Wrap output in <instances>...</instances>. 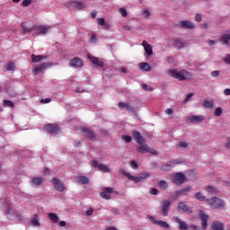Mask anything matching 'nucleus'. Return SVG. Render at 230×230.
<instances>
[{"instance_id":"obj_1","label":"nucleus","mask_w":230,"mask_h":230,"mask_svg":"<svg viewBox=\"0 0 230 230\" xmlns=\"http://www.w3.org/2000/svg\"><path fill=\"white\" fill-rule=\"evenodd\" d=\"M132 136L136 143L138 145L137 147V152H140L141 154H152L153 155H157L158 153L155 149L145 144L146 143V140L141 136L139 131H133Z\"/></svg>"},{"instance_id":"obj_2","label":"nucleus","mask_w":230,"mask_h":230,"mask_svg":"<svg viewBox=\"0 0 230 230\" xmlns=\"http://www.w3.org/2000/svg\"><path fill=\"white\" fill-rule=\"evenodd\" d=\"M167 75H169V76H172V78L179 80L180 82H182L184 80H190V78H191V73L184 69H170L167 71Z\"/></svg>"},{"instance_id":"obj_3","label":"nucleus","mask_w":230,"mask_h":230,"mask_svg":"<svg viewBox=\"0 0 230 230\" xmlns=\"http://www.w3.org/2000/svg\"><path fill=\"white\" fill-rule=\"evenodd\" d=\"M121 173L125 177L128 178L129 181H132L135 183L143 182V181H145L146 178L150 177V173H148V172H141L138 175L134 176V175L130 174L129 172H127V171L121 170Z\"/></svg>"},{"instance_id":"obj_4","label":"nucleus","mask_w":230,"mask_h":230,"mask_svg":"<svg viewBox=\"0 0 230 230\" xmlns=\"http://www.w3.org/2000/svg\"><path fill=\"white\" fill-rule=\"evenodd\" d=\"M206 203L212 209H222L226 206L224 199L217 197H212L210 199H207Z\"/></svg>"},{"instance_id":"obj_5","label":"nucleus","mask_w":230,"mask_h":230,"mask_svg":"<svg viewBox=\"0 0 230 230\" xmlns=\"http://www.w3.org/2000/svg\"><path fill=\"white\" fill-rule=\"evenodd\" d=\"M172 222L175 224H178V229L180 230H189V229H194V230H199V228L195 226H188V223L182 221L179 217H172Z\"/></svg>"},{"instance_id":"obj_6","label":"nucleus","mask_w":230,"mask_h":230,"mask_svg":"<svg viewBox=\"0 0 230 230\" xmlns=\"http://www.w3.org/2000/svg\"><path fill=\"white\" fill-rule=\"evenodd\" d=\"M92 166L93 168H97V170H99V172H103L105 173H109L111 172V169L109 168V166H107L106 164L98 163V161L93 160L92 162Z\"/></svg>"},{"instance_id":"obj_7","label":"nucleus","mask_w":230,"mask_h":230,"mask_svg":"<svg viewBox=\"0 0 230 230\" xmlns=\"http://www.w3.org/2000/svg\"><path fill=\"white\" fill-rule=\"evenodd\" d=\"M184 181H186V175L182 172H177L172 178V181L174 184H182L184 183Z\"/></svg>"},{"instance_id":"obj_8","label":"nucleus","mask_w":230,"mask_h":230,"mask_svg":"<svg viewBox=\"0 0 230 230\" xmlns=\"http://www.w3.org/2000/svg\"><path fill=\"white\" fill-rule=\"evenodd\" d=\"M51 63H41L32 69V73L39 75V73H42L44 69H48V67H51Z\"/></svg>"},{"instance_id":"obj_9","label":"nucleus","mask_w":230,"mask_h":230,"mask_svg":"<svg viewBox=\"0 0 230 230\" xmlns=\"http://www.w3.org/2000/svg\"><path fill=\"white\" fill-rule=\"evenodd\" d=\"M44 130H46V132H49L50 134H58V132H60V128H58V126L56 124H48L45 125Z\"/></svg>"},{"instance_id":"obj_10","label":"nucleus","mask_w":230,"mask_h":230,"mask_svg":"<svg viewBox=\"0 0 230 230\" xmlns=\"http://www.w3.org/2000/svg\"><path fill=\"white\" fill-rule=\"evenodd\" d=\"M52 182H53L54 188H55V190H57V191L62 192V191H64V190H66V186L64 185L62 181L58 180V178H54Z\"/></svg>"},{"instance_id":"obj_11","label":"nucleus","mask_w":230,"mask_h":230,"mask_svg":"<svg viewBox=\"0 0 230 230\" xmlns=\"http://www.w3.org/2000/svg\"><path fill=\"white\" fill-rule=\"evenodd\" d=\"M114 190L111 187L104 188L101 192L102 199H105V200H111V193H112Z\"/></svg>"},{"instance_id":"obj_12","label":"nucleus","mask_w":230,"mask_h":230,"mask_svg":"<svg viewBox=\"0 0 230 230\" xmlns=\"http://www.w3.org/2000/svg\"><path fill=\"white\" fill-rule=\"evenodd\" d=\"M199 218L201 220V227H203V229H206V227H208V218H209V216H208V214H206V212H204L203 210H200Z\"/></svg>"},{"instance_id":"obj_13","label":"nucleus","mask_w":230,"mask_h":230,"mask_svg":"<svg viewBox=\"0 0 230 230\" xmlns=\"http://www.w3.org/2000/svg\"><path fill=\"white\" fill-rule=\"evenodd\" d=\"M142 46H143L144 50L146 53L147 57H152V55H154V49H153L152 45H150V44H148V42H146V40H144L142 42Z\"/></svg>"},{"instance_id":"obj_14","label":"nucleus","mask_w":230,"mask_h":230,"mask_svg":"<svg viewBox=\"0 0 230 230\" xmlns=\"http://www.w3.org/2000/svg\"><path fill=\"white\" fill-rule=\"evenodd\" d=\"M149 219L151 220V222H153V224L160 226V227H163L164 229H168V227H170V225H168V223H166L165 221L157 220L152 216L149 217Z\"/></svg>"},{"instance_id":"obj_15","label":"nucleus","mask_w":230,"mask_h":230,"mask_svg":"<svg viewBox=\"0 0 230 230\" xmlns=\"http://www.w3.org/2000/svg\"><path fill=\"white\" fill-rule=\"evenodd\" d=\"M70 66L75 68L84 67V61L79 58H74L70 60Z\"/></svg>"},{"instance_id":"obj_16","label":"nucleus","mask_w":230,"mask_h":230,"mask_svg":"<svg viewBox=\"0 0 230 230\" xmlns=\"http://www.w3.org/2000/svg\"><path fill=\"white\" fill-rule=\"evenodd\" d=\"M51 30V26L40 25L37 27L36 31L38 35H46Z\"/></svg>"},{"instance_id":"obj_17","label":"nucleus","mask_w":230,"mask_h":230,"mask_svg":"<svg viewBox=\"0 0 230 230\" xmlns=\"http://www.w3.org/2000/svg\"><path fill=\"white\" fill-rule=\"evenodd\" d=\"M219 40L223 46H229V40H230V32L223 33Z\"/></svg>"},{"instance_id":"obj_18","label":"nucleus","mask_w":230,"mask_h":230,"mask_svg":"<svg viewBox=\"0 0 230 230\" xmlns=\"http://www.w3.org/2000/svg\"><path fill=\"white\" fill-rule=\"evenodd\" d=\"M203 109H214L215 108V101L213 99H205L202 102Z\"/></svg>"},{"instance_id":"obj_19","label":"nucleus","mask_w":230,"mask_h":230,"mask_svg":"<svg viewBox=\"0 0 230 230\" xmlns=\"http://www.w3.org/2000/svg\"><path fill=\"white\" fill-rule=\"evenodd\" d=\"M180 26L181 28H185L186 30H195V23L188 20L181 22Z\"/></svg>"},{"instance_id":"obj_20","label":"nucleus","mask_w":230,"mask_h":230,"mask_svg":"<svg viewBox=\"0 0 230 230\" xmlns=\"http://www.w3.org/2000/svg\"><path fill=\"white\" fill-rule=\"evenodd\" d=\"M88 58L89 60H91L92 63L94 64V66H98L99 67H103V66H105V64L103 63V61H102V59H100V58L88 55Z\"/></svg>"},{"instance_id":"obj_21","label":"nucleus","mask_w":230,"mask_h":230,"mask_svg":"<svg viewBox=\"0 0 230 230\" xmlns=\"http://www.w3.org/2000/svg\"><path fill=\"white\" fill-rule=\"evenodd\" d=\"M177 211H179L180 213H191L190 207H188V205L184 204V202H180L178 204Z\"/></svg>"},{"instance_id":"obj_22","label":"nucleus","mask_w":230,"mask_h":230,"mask_svg":"<svg viewBox=\"0 0 230 230\" xmlns=\"http://www.w3.org/2000/svg\"><path fill=\"white\" fill-rule=\"evenodd\" d=\"M182 161L181 159H174L172 162L167 163L164 167L163 170H170V168H173L175 164H181Z\"/></svg>"},{"instance_id":"obj_23","label":"nucleus","mask_w":230,"mask_h":230,"mask_svg":"<svg viewBox=\"0 0 230 230\" xmlns=\"http://www.w3.org/2000/svg\"><path fill=\"white\" fill-rule=\"evenodd\" d=\"M172 206V202L170 200H164L163 202L162 214L164 217H168V209Z\"/></svg>"},{"instance_id":"obj_24","label":"nucleus","mask_w":230,"mask_h":230,"mask_svg":"<svg viewBox=\"0 0 230 230\" xmlns=\"http://www.w3.org/2000/svg\"><path fill=\"white\" fill-rule=\"evenodd\" d=\"M69 4L74 8V10H84V8H85V4L78 1H71Z\"/></svg>"},{"instance_id":"obj_25","label":"nucleus","mask_w":230,"mask_h":230,"mask_svg":"<svg viewBox=\"0 0 230 230\" xmlns=\"http://www.w3.org/2000/svg\"><path fill=\"white\" fill-rule=\"evenodd\" d=\"M42 182H44V178L35 177V178L31 179V185H32L34 188H37V187L40 186V184H42Z\"/></svg>"},{"instance_id":"obj_26","label":"nucleus","mask_w":230,"mask_h":230,"mask_svg":"<svg viewBox=\"0 0 230 230\" xmlns=\"http://www.w3.org/2000/svg\"><path fill=\"white\" fill-rule=\"evenodd\" d=\"M189 119L192 123H202V121H204V116H202V115H194V116L189 117Z\"/></svg>"},{"instance_id":"obj_27","label":"nucleus","mask_w":230,"mask_h":230,"mask_svg":"<svg viewBox=\"0 0 230 230\" xmlns=\"http://www.w3.org/2000/svg\"><path fill=\"white\" fill-rule=\"evenodd\" d=\"M118 107L119 109H126V111H128L129 112H134V107L127 102H119Z\"/></svg>"},{"instance_id":"obj_28","label":"nucleus","mask_w":230,"mask_h":230,"mask_svg":"<svg viewBox=\"0 0 230 230\" xmlns=\"http://www.w3.org/2000/svg\"><path fill=\"white\" fill-rule=\"evenodd\" d=\"M22 28L24 33H30L33 31V25H30V22H22Z\"/></svg>"},{"instance_id":"obj_29","label":"nucleus","mask_w":230,"mask_h":230,"mask_svg":"<svg viewBox=\"0 0 230 230\" xmlns=\"http://www.w3.org/2000/svg\"><path fill=\"white\" fill-rule=\"evenodd\" d=\"M97 22L100 26H102L104 30H111V25L105 22L103 18H97Z\"/></svg>"},{"instance_id":"obj_30","label":"nucleus","mask_w":230,"mask_h":230,"mask_svg":"<svg viewBox=\"0 0 230 230\" xmlns=\"http://www.w3.org/2000/svg\"><path fill=\"white\" fill-rule=\"evenodd\" d=\"M172 46L176 49H181L184 48L186 46V44L184 42H182V40H174Z\"/></svg>"},{"instance_id":"obj_31","label":"nucleus","mask_w":230,"mask_h":230,"mask_svg":"<svg viewBox=\"0 0 230 230\" xmlns=\"http://www.w3.org/2000/svg\"><path fill=\"white\" fill-rule=\"evenodd\" d=\"M194 198L196 199V200H199V202H206V200H208V199H206V196H204L202 192L195 193Z\"/></svg>"},{"instance_id":"obj_32","label":"nucleus","mask_w":230,"mask_h":230,"mask_svg":"<svg viewBox=\"0 0 230 230\" xmlns=\"http://www.w3.org/2000/svg\"><path fill=\"white\" fill-rule=\"evenodd\" d=\"M82 132H84V134L89 137V139H94V134L93 133V131H91L88 128H82Z\"/></svg>"},{"instance_id":"obj_33","label":"nucleus","mask_w":230,"mask_h":230,"mask_svg":"<svg viewBox=\"0 0 230 230\" xmlns=\"http://www.w3.org/2000/svg\"><path fill=\"white\" fill-rule=\"evenodd\" d=\"M31 224L34 227H40V222L39 221V216H37V214L34 215L33 218L31 221Z\"/></svg>"},{"instance_id":"obj_34","label":"nucleus","mask_w":230,"mask_h":230,"mask_svg":"<svg viewBox=\"0 0 230 230\" xmlns=\"http://www.w3.org/2000/svg\"><path fill=\"white\" fill-rule=\"evenodd\" d=\"M211 227H212V230H224V224L220 222H214Z\"/></svg>"},{"instance_id":"obj_35","label":"nucleus","mask_w":230,"mask_h":230,"mask_svg":"<svg viewBox=\"0 0 230 230\" xmlns=\"http://www.w3.org/2000/svg\"><path fill=\"white\" fill-rule=\"evenodd\" d=\"M48 217L51 222H54V224H58V217L57 214L51 212L48 214Z\"/></svg>"},{"instance_id":"obj_36","label":"nucleus","mask_w":230,"mask_h":230,"mask_svg":"<svg viewBox=\"0 0 230 230\" xmlns=\"http://www.w3.org/2000/svg\"><path fill=\"white\" fill-rule=\"evenodd\" d=\"M76 180L80 182V184H89V179L85 176H77Z\"/></svg>"},{"instance_id":"obj_37","label":"nucleus","mask_w":230,"mask_h":230,"mask_svg":"<svg viewBox=\"0 0 230 230\" xmlns=\"http://www.w3.org/2000/svg\"><path fill=\"white\" fill-rule=\"evenodd\" d=\"M190 190H191V188L190 186H187L180 190H177L175 192V196L179 197V195H182V194L186 193V191H190Z\"/></svg>"},{"instance_id":"obj_38","label":"nucleus","mask_w":230,"mask_h":230,"mask_svg":"<svg viewBox=\"0 0 230 230\" xmlns=\"http://www.w3.org/2000/svg\"><path fill=\"white\" fill-rule=\"evenodd\" d=\"M139 67L142 71H150L152 69L148 63H141L139 64Z\"/></svg>"},{"instance_id":"obj_39","label":"nucleus","mask_w":230,"mask_h":230,"mask_svg":"<svg viewBox=\"0 0 230 230\" xmlns=\"http://www.w3.org/2000/svg\"><path fill=\"white\" fill-rule=\"evenodd\" d=\"M178 148H183V150H186V148H188V146H190V144H188V142L186 141H180L177 146Z\"/></svg>"},{"instance_id":"obj_40","label":"nucleus","mask_w":230,"mask_h":230,"mask_svg":"<svg viewBox=\"0 0 230 230\" xmlns=\"http://www.w3.org/2000/svg\"><path fill=\"white\" fill-rule=\"evenodd\" d=\"M31 58H32V62H40V60L44 59V57H42L40 55L35 56V54H32Z\"/></svg>"},{"instance_id":"obj_41","label":"nucleus","mask_w":230,"mask_h":230,"mask_svg":"<svg viewBox=\"0 0 230 230\" xmlns=\"http://www.w3.org/2000/svg\"><path fill=\"white\" fill-rule=\"evenodd\" d=\"M205 190L207 191V193H210L212 195L213 193H217V190L213 186L205 187Z\"/></svg>"},{"instance_id":"obj_42","label":"nucleus","mask_w":230,"mask_h":230,"mask_svg":"<svg viewBox=\"0 0 230 230\" xmlns=\"http://www.w3.org/2000/svg\"><path fill=\"white\" fill-rule=\"evenodd\" d=\"M222 109L220 107H217L214 110V116H216L217 118H218L219 116H222Z\"/></svg>"},{"instance_id":"obj_43","label":"nucleus","mask_w":230,"mask_h":230,"mask_svg":"<svg viewBox=\"0 0 230 230\" xmlns=\"http://www.w3.org/2000/svg\"><path fill=\"white\" fill-rule=\"evenodd\" d=\"M159 188L160 190H166V188H168V183L166 182V181H160Z\"/></svg>"},{"instance_id":"obj_44","label":"nucleus","mask_w":230,"mask_h":230,"mask_svg":"<svg viewBox=\"0 0 230 230\" xmlns=\"http://www.w3.org/2000/svg\"><path fill=\"white\" fill-rule=\"evenodd\" d=\"M141 16H142L144 19H146V18L150 17V11H148V9H144V10L141 12Z\"/></svg>"},{"instance_id":"obj_45","label":"nucleus","mask_w":230,"mask_h":230,"mask_svg":"<svg viewBox=\"0 0 230 230\" xmlns=\"http://www.w3.org/2000/svg\"><path fill=\"white\" fill-rule=\"evenodd\" d=\"M6 70L7 71H15V64L13 62H9L6 66Z\"/></svg>"},{"instance_id":"obj_46","label":"nucleus","mask_w":230,"mask_h":230,"mask_svg":"<svg viewBox=\"0 0 230 230\" xmlns=\"http://www.w3.org/2000/svg\"><path fill=\"white\" fill-rule=\"evenodd\" d=\"M3 105L4 107H10L11 109H13V102H12L11 101H8V100H4L3 102Z\"/></svg>"},{"instance_id":"obj_47","label":"nucleus","mask_w":230,"mask_h":230,"mask_svg":"<svg viewBox=\"0 0 230 230\" xmlns=\"http://www.w3.org/2000/svg\"><path fill=\"white\" fill-rule=\"evenodd\" d=\"M193 96H195V93H189L184 99L183 103H188V102H191V99L193 98Z\"/></svg>"},{"instance_id":"obj_48","label":"nucleus","mask_w":230,"mask_h":230,"mask_svg":"<svg viewBox=\"0 0 230 230\" xmlns=\"http://www.w3.org/2000/svg\"><path fill=\"white\" fill-rule=\"evenodd\" d=\"M119 12L122 17H127V15H128V13H127V9L125 8H119Z\"/></svg>"},{"instance_id":"obj_49","label":"nucleus","mask_w":230,"mask_h":230,"mask_svg":"<svg viewBox=\"0 0 230 230\" xmlns=\"http://www.w3.org/2000/svg\"><path fill=\"white\" fill-rule=\"evenodd\" d=\"M211 76L213 78H217V76H220V71L219 70H215V71H212L210 73Z\"/></svg>"},{"instance_id":"obj_50","label":"nucleus","mask_w":230,"mask_h":230,"mask_svg":"<svg viewBox=\"0 0 230 230\" xmlns=\"http://www.w3.org/2000/svg\"><path fill=\"white\" fill-rule=\"evenodd\" d=\"M130 166L133 170H137V163H136V161H131L130 162Z\"/></svg>"},{"instance_id":"obj_51","label":"nucleus","mask_w":230,"mask_h":230,"mask_svg":"<svg viewBox=\"0 0 230 230\" xmlns=\"http://www.w3.org/2000/svg\"><path fill=\"white\" fill-rule=\"evenodd\" d=\"M122 139H123L126 143H130V141H132V137L124 136V137H122Z\"/></svg>"},{"instance_id":"obj_52","label":"nucleus","mask_w":230,"mask_h":230,"mask_svg":"<svg viewBox=\"0 0 230 230\" xmlns=\"http://www.w3.org/2000/svg\"><path fill=\"white\" fill-rule=\"evenodd\" d=\"M195 21H197V22H200L202 21V14L200 13H196L195 15Z\"/></svg>"},{"instance_id":"obj_53","label":"nucleus","mask_w":230,"mask_h":230,"mask_svg":"<svg viewBox=\"0 0 230 230\" xmlns=\"http://www.w3.org/2000/svg\"><path fill=\"white\" fill-rule=\"evenodd\" d=\"M224 62L228 64V65L230 64V54H227V55L225 56Z\"/></svg>"},{"instance_id":"obj_54","label":"nucleus","mask_w":230,"mask_h":230,"mask_svg":"<svg viewBox=\"0 0 230 230\" xmlns=\"http://www.w3.org/2000/svg\"><path fill=\"white\" fill-rule=\"evenodd\" d=\"M31 4V0H23L22 5V6H30Z\"/></svg>"},{"instance_id":"obj_55","label":"nucleus","mask_w":230,"mask_h":230,"mask_svg":"<svg viewBox=\"0 0 230 230\" xmlns=\"http://www.w3.org/2000/svg\"><path fill=\"white\" fill-rule=\"evenodd\" d=\"M157 193H159V190H157V189L154 188L150 190L151 195H157Z\"/></svg>"},{"instance_id":"obj_56","label":"nucleus","mask_w":230,"mask_h":230,"mask_svg":"<svg viewBox=\"0 0 230 230\" xmlns=\"http://www.w3.org/2000/svg\"><path fill=\"white\" fill-rule=\"evenodd\" d=\"M165 114H168V116H172V114H173V110L168 108L167 110H165Z\"/></svg>"},{"instance_id":"obj_57","label":"nucleus","mask_w":230,"mask_h":230,"mask_svg":"<svg viewBox=\"0 0 230 230\" xmlns=\"http://www.w3.org/2000/svg\"><path fill=\"white\" fill-rule=\"evenodd\" d=\"M93 212H94V209L90 208V209L86 210L85 215L87 217H91V215H93Z\"/></svg>"},{"instance_id":"obj_58","label":"nucleus","mask_w":230,"mask_h":230,"mask_svg":"<svg viewBox=\"0 0 230 230\" xmlns=\"http://www.w3.org/2000/svg\"><path fill=\"white\" fill-rule=\"evenodd\" d=\"M90 42L95 44L96 42V35L93 34L90 38Z\"/></svg>"},{"instance_id":"obj_59","label":"nucleus","mask_w":230,"mask_h":230,"mask_svg":"<svg viewBox=\"0 0 230 230\" xmlns=\"http://www.w3.org/2000/svg\"><path fill=\"white\" fill-rule=\"evenodd\" d=\"M142 87L145 91H152V87L148 86V84H143Z\"/></svg>"},{"instance_id":"obj_60","label":"nucleus","mask_w":230,"mask_h":230,"mask_svg":"<svg viewBox=\"0 0 230 230\" xmlns=\"http://www.w3.org/2000/svg\"><path fill=\"white\" fill-rule=\"evenodd\" d=\"M4 208H5V209H7V211H10V202L4 201Z\"/></svg>"},{"instance_id":"obj_61","label":"nucleus","mask_w":230,"mask_h":230,"mask_svg":"<svg viewBox=\"0 0 230 230\" xmlns=\"http://www.w3.org/2000/svg\"><path fill=\"white\" fill-rule=\"evenodd\" d=\"M41 103H50L51 102V100L49 98H47V99H42L40 101Z\"/></svg>"},{"instance_id":"obj_62","label":"nucleus","mask_w":230,"mask_h":230,"mask_svg":"<svg viewBox=\"0 0 230 230\" xmlns=\"http://www.w3.org/2000/svg\"><path fill=\"white\" fill-rule=\"evenodd\" d=\"M111 213L113 215H119V210L118 208H111Z\"/></svg>"},{"instance_id":"obj_63","label":"nucleus","mask_w":230,"mask_h":230,"mask_svg":"<svg viewBox=\"0 0 230 230\" xmlns=\"http://www.w3.org/2000/svg\"><path fill=\"white\" fill-rule=\"evenodd\" d=\"M224 94H225V96H230V89L229 88L225 89Z\"/></svg>"},{"instance_id":"obj_64","label":"nucleus","mask_w":230,"mask_h":230,"mask_svg":"<svg viewBox=\"0 0 230 230\" xmlns=\"http://www.w3.org/2000/svg\"><path fill=\"white\" fill-rule=\"evenodd\" d=\"M226 146V148H230V138H227Z\"/></svg>"}]
</instances>
